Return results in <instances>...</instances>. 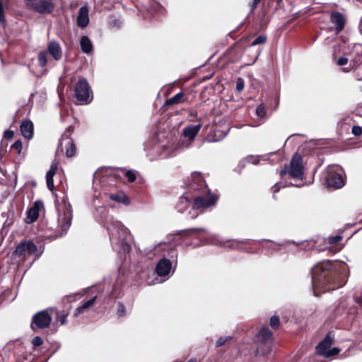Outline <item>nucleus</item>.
Returning a JSON list of instances; mask_svg holds the SVG:
<instances>
[{"instance_id": "obj_24", "label": "nucleus", "mask_w": 362, "mask_h": 362, "mask_svg": "<svg viewBox=\"0 0 362 362\" xmlns=\"http://www.w3.org/2000/svg\"><path fill=\"white\" fill-rule=\"evenodd\" d=\"M110 198L111 200L119 202V203H123L125 205H128L130 203V201L128 198V197L122 192H119L115 194H111L110 196Z\"/></svg>"}, {"instance_id": "obj_9", "label": "nucleus", "mask_w": 362, "mask_h": 362, "mask_svg": "<svg viewBox=\"0 0 362 362\" xmlns=\"http://www.w3.org/2000/svg\"><path fill=\"white\" fill-rule=\"evenodd\" d=\"M72 132L73 128L71 126H69L66 129V132L62 136L58 146L59 150L63 151L65 149L66 156L68 158L74 156L76 152V145L70 137Z\"/></svg>"}, {"instance_id": "obj_28", "label": "nucleus", "mask_w": 362, "mask_h": 362, "mask_svg": "<svg viewBox=\"0 0 362 362\" xmlns=\"http://www.w3.org/2000/svg\"><path fill=\"white\" fill-rule=\"evenodd\" d=\"M266 109L263 103L259 104L256 108V114L259 117L266 116Z\"/></svg>"}, {"instance_id": "obj_33", "label": "nucleus", "mask_w": 362, "mask_h": 362, "mask_svg": "<svg viewBox=\"0 0 362 362\" xmlns=\"http://www.w3.org/2000/svg\"><path fill=\"white\" fill-rule=\"evenodd\" d=\"M279 325V318L277 316H272L270 319V325L273 328H276Z\"/></svg>"}, {"instance_id": "obj_29", "label": "nucleus", "mask_w": 362, "mask_h": 362, "mask_svg": "<svg viewBox=\"0 0 362 362\" xmlns=\"http://www.w3.org/2000/svg\"><path fill=\"white\" fill-rule=\"evenodd\" d=\"M267 37L265 35H259L255 38V40L252 42V46H255L259 44H263L266 42Z\"/></svg>"}, {"instance_id": "obj_44", "label": "nucleus", "mask_w": 362, "mask_h": 362, "mask_svg": "<svg viewBox=\"0 0 362 362\" xmlns=\"http://www.w3.org/2000/svg\"><path fill=\"white\" fill-rule=\"evenodd\" d=\"M4 134H5V136L8 138V139H11L13 136V131H11V130H6L4 132Z\"/></svg>"}, {"instance_id": "obj_21", "label": "nucleus", "mask_w": 362, "mask_h": 362, "mask_svg": "<svg viewBox=\"0 0 362 362\" xmlns=\"http://www.w3.org/2000/svg\"><path fill=\"white\" fill-rule=\"evenodd\" d=\"M58 168V163L53 162L50 166L49 170L47 171L46 175L47 185L49 190L54 189V175L56 174Z\"/></svg>"}, {"instance_id": "obj_17", "label": "nucleus", "mask_w": 362, "mask_h": 362, "mask_svg": "<svg viewBox=\"0 0 362 362\" xmlns=\"http://www.w3.org/2000/svg\"><path fill=\"white\" fill-rule=\"evenodd\" d=\"M346 21L345 16L338 11H334L330 15V22L334 25V30L337 33H340L344 29Z\"/></svg>"}, {"instance_id": "obj_36", "label": "nucleus", "mask_w": 362, "mask_h": 362, "mask_svg": "<svg viewBox=\"0 0 362 362\" xmlns=\"http://www.w3.org/2000/svg\"><path fill=\"white\" fill-rule=\"evenodd\" d=\"M126 177H127L128 181L130 182H134L136 180V178L134 173L131 171V170L127 171Z\"/></svg>"}, {"instance_id": "obj_39", "label": "nucleus", "mask_w": 362, "mask_h": 362, "mask_svg": "<svg viewBox=\"0 0 362 362\" xmlns=\"http://www.w3.org/2000/svg\"><path fill=\"white\" fill-rule=\"evenodd\" d=\"M125 313V308L124 306L121 303H119L117 305V315L119 316H123Z\"/></svg>"}, {"instance_id": "obj_5", "label": "nucleus", "mask_w": 362, "mask_h": 362, "mask_svg": "<svg viewBox=\"0 0 362 362\" xmlns=\"http://www.w3.org/2000/svg\"><path fill=\"white\" fill-rule=\"evenodd\" d=\"M49 54L55 61L62 57V49L59 43L55 40L50 41L47 45V50H42L38 53L37 60L41 67H45L47 63V54Z\"/></svg>"}, {"instance_id": "obj_35", "label": "nucleus", "mask_w": 362, "mask_h": 362, "mask_svg": "<svg viewBox=\"0 0 362 362\" xmlns=\"http://www.w3.org/2000/svg\"><path fill=\"white\" fill-rule=\"evenodd\" d=\"M231 339L230 337H220L217 341H216V346H221L223 345L227 341L230 340Z\"/></svg>"}, {"instance_id": "obj_37", "label": "nucleus", "mask_w": 362, "mask_h": 362, "mask_svg": "<svg viewBox=\"0 0 362 362\" xmlns=\"http://www.w3.org/2000/svg\"><path fill=\"white\" fill-rule=\"evenodd\" d=\"M43 340L40 337H35L32 340V344L34 346H39L42 345Z\"/></svg>"}, {"instance_id": "obj_19", "label": "nucleus", "mask_w": 362, "mask_h": 362, "mask_svg": "<svg viewBox=\"0 0 362 362\" xmlns=\"http://www.w3.org/2000/svg\"><path fill=\"white\" fill-rule=\"evenodd\" d=\"M89 23L88 8L83 6L80 8L77 16V24L81 28L86 27Z\"/></svg>"}, {"instance_id": "obj_41", "label": "nucleus", "mask_w": 362, "mask_h": 362, "mask_svg": "<svg viewBox=\"0 0 362 362\" xmlns=\"http://www.w3.org/2000/svg\"><path fill=\"white\" fill-rule=\"evenodd\" d=\"M5 21L3 8V1L0 0V22L3 23Z\"/></svg>"}, {"instance_id": "obj_2", "label": "nucleus", "mask_w": 362, "mask_h": 362, "mask_svg": "<svg viewBox=\"0 0 362 362\" xmlns=\"http://www.w3.org/2000/svg\"><path fill=\"white\" fill-rule=\"evenodd\" d=\"M313 290L315 296L320 293L334 290L341 287L345 281L334 269L333 263L329 260H324L317 263L312 267Z\"/></svg>"}, {"instance_id": "obj_1", "label": "nucleus", "mask_w": 362, "mask_h": 362, "mask_svg": "<svg viewBox=\"0 0 362 362\" xmlns=\"http://www.w3.org/2000/svg\"><path fill=\"white\" fill-rule=\"evenodd\" d=\"M188 192L182 196L177 204L180 213H184L189 206V218H194L199 215L198 210L214 205L216 197L210 193L200 173L194 172L191 175Z\"/></svg>"}, {"instance_id": "obj_23", "label": "nucleus", "mask_w": 362, "mask_h": 362, "mask_svg": "<svg viewBox=\"0 0 362 362\" xmlns=\"http://www.w3.org/2000/svg\"><path fill=\"white\" fill-rule=\"evenodd\" d=\"M201 127L200 124L187 127L184 129L183 135L189 139H193L199 132Z\"/></svg>"}, {"instance_id": "obj_3", "label": "nucleus", "mask_w": 362, "mask_h": 362, "mask_svg": "<svg viewBox=\"0 0 362 362\" xmlns=\"http://www.w3.org/2000/svg\"><path fill=\"white\" fill-rule=\"evenodd\" d=\"M107 224V230L112 247L119 252H129L131 246L129 241L132 239V235L128 228L121 222L113 219Z\"/></svg>"}, {"instance_id": "obj_18", "label": "nucleus", "mask_w": 362, "mask_h": 362, "mask_svg": "<svg viewBox=\"0 0 362 362\" xmlns=\"http://www.w3.org/2000/svg\"><path fill=\"white\" fill-rule=\"evenodd\" d=\"M172 264L171 262L165 258L161 259L157 264L156 270L160 276H165L170 274Z\"/></svg>"}, {"instance_id": "obj_31", "label": "nucleus", "mask_w": 362, "mask_h": 362, "mask_svg": "<svg viewBox=\"0 0 362 362\" xmlns=\"http://www.w3.org/2000/svg\"><path fill=\"white\" fill-rule=\"evenodd\" d=\"M245 82L242 78H238L236 81V90L241 92L244 89Z\"/></svg>"}, {"instance_id": "obj_47", "label": "nucleus", "mask_w": 362, "mask_h": 362, "mask_svg": "<svg viewBox=\"0 0 362 362\" xmlns=\"http://www.w3.org/2000/svg\"><path fill=\"white\" fill-rule=\"evenodd\" d=\"M286 174H287V165H285L284 168L280 171V175L281 177H283V176L286 175Z\"/></svg>"}, {"instance_id": "obj_7", "label": "nucleus", "mask_w": 362, "mask_h": 362, "mask_svg": "<svg viewBox=\"0 0 362 362\" xmlns=\"http://www.w3.org/2000/svg\"><path fill=\"white\" fill-rule=\"evenodd\" d=\"M42 251L39 250L37 246L30 240L21 242L16 247L13 255L18 257L27 258L30 256H35V259L39 258Z\"/></svg>"}, {"instance_id": "obj_16", "label": "nucleus", "mask_w": 362, "mask_h": 362, "mask_svg": "<svg viewBox=\"0 0 362 362\" xmlns=\"http://www.w3.org/2000/svg\"><path fill=\"white\" fill-rule=\"evenodd\" d=\"M70 209L71 205H69L66 212H64L63 214H59L58 222L59 227L62 230V235L66 233L71 226L72 215Z\"/></svg>"}, {"instance_id": "obj_14", "label": "nucleus", "mask_w": 362, "mask_h": 362, "mask_svg": "<svg viewBox=\"0 0 362 362\" xmlns=\"http://www.w3.org/2000/svg\"><path fill=\"white\" fill-rule=\"evenodd\" d=\"M115 182V176L107 174L106 170L96 172L93 176V185L95 187L99 184L102 187H105L106 185H113Z\"/></svg>"}, {"instance_id": "obj_8", "label": "nucleus", "mask_w": 362, "mask_h": 362, "mask_svg": "<svg viewBox=\"0 0 362 362\" xmlns=\"http://www.w3.org/2000/svg\"><path fill=\"white\" fill-rule=\"evenodd\" d=\"M75 95L81 104H88L92 101L90 87L84 78L78 79L75 86Z\"/></svg>"}, {"instance_id": "obj_48", "label": "nucleus", "mask_w": 362, "mask_h": 362, "mask_svg": "<svg viewBox=\"0 0 362 362\" xmlns=\"http://www.w3.org/2000/svg\"><path fill=\"white\" fill-rule=\"evenodd\" d=\"M356 302L358 304H361L362 303V294L356 298Z\"/></svg>"}, {"instance_id": "obj_12", "label": "nucleus", "mask_w": 362, "mask_h": 362, "mask_svg": "<svg viewBox=\"0 0 362 362\" xmlns=\"http://www.w3.org/2000/svg\"><path fill=\"white\" fill-rule=\"evenodd\" d=\"M52 322V317L47 310H42L36 313L32 320L31 327L44 329L48 327Z\"/></svg>"}, {"instance_id": "obj_38", "label": "nucleus", "mask_w": 362, "mask_h": 362, "mask_svg": "<svg viewBox=\"0 0 362 362\" xmlns=\"http://www.w3.org/2000/svg\"><path fill=\"white\" fill-rule=\"evenodd\" d=\"M352 133L355 136H360L362 134V128L359 126H354L352 127Z\"/></svg>"}, {"instance_id": "obj_27", "label": "nucleus", "mask_w": 362, "mask_h": 362, "mask_svg": "<svg viewBox=\"0 0 362 362\" xmlns=\"http://www.w3.org/2000/svg\"><path fill=\"white\" fill-rule=\"evenodd\" d=\"M185 102L183 93H179L165 101L166 105L179 104Z\"/></svg>"}, {"instance_id": "obj_13", "label": "nucleus", "mask_w": 362, "mask_h": 362, "mask_svg": "<svg viewBox=\"0 0 362 362\" xmlns=\"http://www.w3.org/2000/svg\"><path fill=\"white\" fill-rule=\"evenodd\" d=\"M302 157L300 155L296 153L293 156L288 171L289 175L295 179H303V168L302 165Z\"/></svg>"}, {"instance_id": "obj_22", "label": "nucleus", "mask_w": 362, "mask_h": 362, "mask_svg": "<svg viewBox=\"0 0 362 362\" xmlns=\"http://www.w3.org/2000/svg\"><path fill=\"white\" fill-rule=\"evenodd\" d=\"M208 243L210 244L218 245L220 246L228 247H236L238 245V242L235 240L226 241L219 240H218L217 237L214 235L211 236V240H209Z\"/></svg>"}, {"instance_id": "obj_20", "label": "nucleus", "mask_w": 362, "mask_h": 362, "mask_svg": "<svg viewBox=\"0 0 362 362\" xmlns=\"http://www.w3.org/2000/svg\"><path fill=\"white\" fill-rule=\"evenodd\" d=\"M20 130L25 139H30L33 135V122L30 120L23 121L20 126Z\"/></svg>"}, {"instance_id": "obj_10", "label": "nucleus", "mask_w": 362, "mask_h": 362, "mask_svg": "<svg viewBox=\"0 0 362 362\" xmlns=\"http://www.w3.org/2000/svg\"><path fill=\"white\" fill-rule=\"evenodd\" d=\"M332 344V339L329 335H327L324 339L317 346L316 351L320 355L326 358L335 356L339 354V349L337 347L330 349Z\"/></svg>"}, {"instance_id": "obj_6", "label": "nucleus", "mask_w": 362, "mask_h": 362, "mask_svg": "<svg viewBox=\"0 0 362 362\" xmlns=\"http://www.w3.org/2000/svg\"><path fill=\"white\" fill-rule=\"evenodd\" d=\"M327 187L339 189L344 185V180L341 173V170L335 166H329L323 175Z\"/></svg>"}, {"instance_id": "obj_46", "label": "nucleus", "mask_w": 362, "mask_h": 362, "mask_svg": "<svg viewBox=\"0 0 362 362\" xmlns=\"http://www.w3.org/2000/svg\"><path fill=\"white\" fill-rule=\"evenodd\" d=\"M258 4H259V3H257V1L253 0L252 3L250 4V7H251L250 12H252L253 10L257 7V6Z\"/></svg>"}, {"instance_id": "obj_43", "label": "nucleus", "mask_w": 362, "mask_h": 362, "mask_svg": "<svg viewBox=\"0 0 362 362\" xmlns=\"http://www.w3.org/2000/svg\"><path fill=\"white\" fill-rule=\"evenodd\" d=\"M197 230L204 231L205 230L204 228H196V229H193V230H185L184 232V233H185V235H191L194 231H197Z\"/></svg>"}, {"instance_id": "obj_15", "label": "nucleus", "mask_w": 362, "mask_h": 362, "mask_svg": "<svg viewBox=\"0 0 362 362\" xmlns=\"http://www.w3.org/2000/svg\"><path fill=\"white\" fill-rule=\"evenodd\" d=\"M43 207V203L41 201H36L29 208L26 213L25 221L26 223H32L37 221L39 217L40 209Z\"/></svg>"}, {"instance_id": "obj_11", "label": "nucleus", "mask_w": 362, "mask_h": 362, "mask_svg": "<svg viewBox=\"0 0 362 362\" xmlns=\"http://www.w3.org/2000/svg\"><path fill=\"white\" fill-rule=\"evenodd\" d=\"M29 7L39 13H50L54 8V4L52 0H26Z\"/></svg>"}, {"instance_id": "obj_45", "label": "nucleus", "mask_w": 362, "mask_h": 362, "mask_svg": "<svg viewBox=\"0 0 362 362\" xmlns=\"http://www.w3.org/2000/svg\"><path fill=\"white\" fill-rule=\"evenodd\" d=\"M281 185H280V184L277 183L276 184L274 187H273V193L275 194L277 192L279 191L280 188H281Z\"/></svg>"}, {"instance_id": "obj_26", "label": "nucleus", "mask_w": 362, "mask_h": 362, "mask_svg": "<svg viewBox=\"0 0 362 362\" xmlns=\"http://www.w3.org/2000/svg\"><path fill=\"white\" fill-rule=\"evenodd\" d=\"M96 298H97V296H94L89 300L84 303L82 305L78 307L75 310L74 315L76 316V315L83 313L86 310L88 309L91 305H93L94 304Z\"/></svg>"}, {"instance_id": "obj_49", "label": "nucleus", "mask_w": 362, "mask_h": 362, "mask_svg": "<svg viewBox=\"0 0 362 362\" xmlns=\"http://www.w3.org/2000/svg\"><path fill=\"white\" fill-rule=\"evenodd\" d=\"M359 30H360L361 34L362 35V16H361V18L360 23H359Z\"/></svg>"}, {"instance_id": "obj_25", "label": "nucleus", "mask_w": 362, "mask_h": 362, "mask_svg": "<svg viewBox=\"0 0 362 362\" xmlns=\"http://www.w3.org/2000/svg\"><path fill=\"white\" fill-rule=\"evenodd\" d=\"M82 51L84 53L89 54L93 51V44L88 36H83L80 41Z\"/></svg>"}, {"instance_id": "obj_32", "label": "nucleus", "mask_w": 362, "mask_h": 362, "mask_svg": "<svg viewBox=\"0 0 362 362\" xmlns=\"http://www.w3.org/2000/svg\"><path fill=\"white\" fill-rule=\"evenodd\" d=\"M341 238H342L340 235L331 236L327 238V242L329 244H336L339 243Z\"/></svg>"}, {"instance_id": "obj_30", "label": "nucleus", "mask_w": 362, "mask_h": 362, "mask_svg": "<svg viewBox=\"0 0 362 362\" xmlns=\"http://www.w3.org/2000/svg\"><path fill=\"white\" fill-rule=\"evenodd\" d=\"M23 148L22 142L20 140H18L14 142V144L11 146V148L16 151V152L20 154L21 153Z\"/></svg>"}, {"instance_id": "obj_42", "label": "nucleus", "mask_w": 362, "mask_h": 362, "mask_svg": "<svg viewBox=\"0 0 362 362\" xmlns=\"http://www.w3.org/2000/svg\"><path fill=\"white\" fill-rule=\"evenodd\" d=\"M348 62V59L344 57H339L337 60V64L339 66H344Z\"/></svg>"}, {"instance_id": "obj_40", "label": "nucleus", "mask_w": 362, "mask_h": 362, "mask_svg": "<svg viewBox=\"0 0 362 362\" xmlns=\"http://www.w3.org/2000/svg\"><path fill=\"white\" fill-rule=\"evenodd\" d=\"M57 320L62 325H64L66 322V315H65V314L59 315H58Z\"/></svg>"}, {"instance_id": "obj_4", "label": "nucleus", "mask_w": 362, "mask_h": 362, "mask_svg": "<svg viewBox=\"0 0 362 362\" xmlns=\"http://www.w3.org/2000/svg\"><path fill=\"white\" fill-rule=\"evenodd\" d=\"M257 354L264 355L271 352L272 346V334L266 327L262 328L255 337Z\"/></svg>"}, {"instance_id": "obj_34", "label": "nucleus", "mask_w": 362, "mask_h": 362, "mask_svg": "<svg viewBox=\"0 0 362 362\" xmlns=\"http://www.w3.org/2000/svg\"><path fill=\"white\" fill-rule=\"evenodd\" d=\"M246 160L248 163H250L252 164H257L259 162V158L258 156H249L246 158Z\"/></svg>"}]
</instances>
